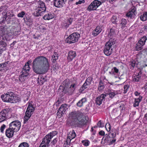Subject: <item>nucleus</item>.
<instances>
[{
    "mask_svg": "<svg viewBox=\"0 0 147 147\" xmlns=\"http://www.w3.org/2000/svg\"><path fill=\"white\" fill-rule=\"evenodd\" d=\"M50 64L48 59L42 56H38L36 58L32 63V68L33 71L38 74H46L49 69Z\"/></svg>",
    "mask_w": 147,
    "mask_h": 147,
    "instance_id": "obj_1",
    "label": "nucleus"
},
{
    "mask_svg": "<svg viewBox=\"0 0 147 147\" xmlns=\"http://www.w3.org/2000/svg\"><path fill=\"white\" fill-rule=\"evenodd\" d=\"M69 117L72 124L75 126L82 127L86 126L89 122L88 116L79 111H72L69 113Z\"/></svg>",
    "mask_w": 147,
    "mask_h": 147,
    "instance_id": "obj_2",
    "label": "nucleus"
},
{
    "mask_svg": "<svg viewBox=\"0 0 147 147\" xmlns=\"http://www.w3.org/2000/svg\"><path fill=\"white\" fill-rule=\"evenodd\" d=\"M64 87V91L65 93L71 95L74 93L75 90L77 88L79 85L77 80H75L71 82L70 83V80L67 78L64 80L62 83Z\"/></svg>",
    "mask_w": 147,
    "mask_h": 147,
    "instance_id": "obj_3",
    "label": "nucleus"
},
{
    "mask_svg": "<svg viewBox=\"0 0 147 147\" xmlns=\"http://www.w3.org/2000/svg\"><path fill=\"white\" fill-rule=\"evenodd\" d=\"M58 134L57 131H52L46 135L42 139L39 147H49L52 139Z\"/></svg>",
    "mask_w": 147,
    "mask_h": 147,
    "instance_id": "obj_4",
    "label": "nucleus"
},
{
    "mask_svg": "<svg viewBox=\"0 0 147 147\" xmlns=\"http://www.w3.org/2000/svg\"><path fill=\"white\" fill-rule=\"evenodd\" d=\"M31 62L30 60L28 61L22 68V74L19 76V80L21 82H24L28 78L30 70L29 64Z\"/></svg>",
    "mask_w": 147,
    "mask_h": 147,
    "instance_id": "obj_5",
    "label": "nucleus"
},
{
    "mask_svg": "<svg viewBox=\"0 0 147 147\" xmlns=\"http://www.w3.org/2000/svg\"><path fill=\"white\" fill-rule=\"evenodd\" d=\"M32 102H28V105L25 112V115L24 119V123H26L28 121L33 114L35 109L34 104H32Z\"/></svg>",
    "mask_w": 147,
    "mask_h": 147,
    "instance_id": "obj_6",
    "label": "nucleus"
},
{
    "mask_svg": "<svg viewBox=\"0 0 147 147\" xmlns=\"http://www.w3.org/2000/svg\"><path fill=\"white\" fill-rule=\"evenodd\" d=\"M116 133L112 131H111L108 134L105 135V140L109 145L115 144L116 141Z\"/></svg>",
    "mask_w": 147,
    "mask_h": 147,
    "instance_id": "obj_7",
    "label": "nucleus"
},
{
    "mask_svg": "<svg viewBox=\"0 0 147 147\" xmlns=\"http://www.w3.org/2000/svg\"><path fill=\"white\" fill-rule=\"evenodd\" d=\"M80 37V34L77 32H74L66 38L65 41L68 44L74 43L78 41Z\"/></svg>",
    "mask_w": 147,
    "mask_h": 147,
    "instance_id": "obj_8",
    "label": "nucleus"
},
{
    "mask_svg": "<svg viewBox=\"0 0 147 147\" xmlns=\"http://www.w3.org/2000/svg\"><path fill=\"white\" fill-rule=\"evenodd\" d=\"M147 40V38L145 36H144L142 37L136 44V50L138 51L142 50L143 48V47L145 45Z\"/></svg>",
    "mask_w": 147,
    "mask_h": 147,
    "instance_id": "obj_9",
    "label": "nucleus"
},
{
    "mask_svg": "<svg viewBox=\"0 0 147 147\" xmlns=\"http://www.w3.org/2000/svg\"><path fill=\"white\" fill-rule=\"evenodd\" d=\"M13 94L14 93L12 92H7L6 94L2 95L1 97L4 102L11 103L12 96Z\"/></svg>",
    "mask_w": 147,
    "mask_h": 147,
    "instance_id": "obj_10",
    "label": "nucleus"
},
{
    "mask_svg": "<svg viewBox=\"0 0 147 147\" xmlns=\"http://www.w3.org/2000/svg\"><path fill=\"white\" fill-rule=\"evenodd\" d=\"M21 123L18 120H15L11 122L9 124L10 128L13 130L15 131H18L20 129Z\"/></svg>",
    "mask_w": 147,
    "mask_h": 147,
    "instance_id": "obj_11",
    "label": "nucleus"
},
{
    "mask_svg": "<svg viewBox=\"0 0 147 147\" xmlns=\"http://www.w3.org/2000/svg\"><path fill=\"white\" fill-rule=\"evenodd\" d=\"M10 111V109L8 108L3 110L0 112V123L6 120Z\"/></svg>",
    "mask_w": 147,
    "mask_h": 147,
    "instance_id": "obj_12",
    "label": "nucleus"
},
{
    "mask_svg": "<svg viewBox=\"0 0 147 147\" xmlns=\"http://www.w3.org/2000/svg\"><path fill=\"white\" fill-rule=\"evenodd\" d=\"M46 9V7H36L35 9L33 14L34 16L36 17H38L41 16L43 14Z\"/></svg>",
    "mask_w": 147,
    "mask_h": 147,
    "instance_id": "obj_13",
    "label": "nucleus"
},
{
    "mask_svg": "<svg viewBox=\"0 0 147 147\" xmlns=\"http://www.w3.org/2000/svg\"><path fill=\"white\" fill-rule=\"evenodd\" d=\"M67 109V105L62 104L58 110L57 114V116H59V118H61Z\"/></svg>",
    "mask_w": 147,
    "mask_h": 147,
    "instance_id": "obj_14",
    "label": "nucleus"
},
{
    "mask_svg": "<svg viewBox=\"0 0 147 147\" xmlns=\"http://www.w3.org/2000/svg\"><path fill=\"white\" fill-rule=\"evenodd\" d=\"M116 30L115 27H112L108 29V36L109 38H113L116 36Z\"/></svg>",
    "mask_w": 147,
    "mask_h": 147,
    "instance_id": "obj_15",
    "label": "nucleus"
},
{
    "mask_svg": "<svg viewBox=\"0 0 147 147\" xmlns=\"http://www.w3.org/2000/svg\"><path fill=\"white\" fill-rule=\"evenodd\" d=\"M111 47L110 45L106 44L105 46L103 52L105 55L106 56H108L111 54L113 51V48H111Z\"/></svg>",
    "mask_w": 147,
    "mask_h": 147,
    "instance_id": "obj_16",
    "label": "nucleus"
},
{
    "mask_svg": "<svg viewBox=\"0 0 147 147\" xmlns=\"http://www.w3.org/2000/svg\"><path fill=\"white\" fill-rule=\"evenodd\" d=\"M76 52L73 51H70L68 53L67 57L68 62L72 61L76 56Z\"/></svg>",
    "mask_w": 147,
    "mask_h": 147,
    "instance_id": "obj_17",
    "label": "nucleus"
},
{
    "mask_svg": "<svg viewBox=\"0 0 147 147\" xmlns=\"http://www.w3.org/2000/svg\"><path fill=\"white\" fill-rule=\"evenodd\" d=\"M106 95L104 94H101L96 98L95 103L99 105L102 104L103 100H104Z\"/></svg>",
    "mask_w": 147,
    "mask_h": 147,
    "instance_id": "obj_18",
    "label": "nucleus"
},
{
    "mask_svg": "<svg viewBox=\"0 0 147 147\" xmlns=\"http://www.w3.org/2000/svg\"><path fill=\"white\" fill-rule=\"evenodd\" d=\"M136 12V8L134 7H132L130 10L127 13L126 16L127 17L131 18L135 16Z\"/></svg>",
    "mask_w": 147,
    "mask_h": 147,
    "instance_id": "obj_19",
    "label": "nucleus"
},
{
    "mask_svg": "<svg viewBox=\"0 0 147 147\" xmlns=\"http://www.w3.org/2000/svg\"><path fill=\"white\" fill-rule=\"evenodd\" d=\"M54 5L57 7H61L63 6L65 3L64 0H54Z\"/></svg>",
    "mask_w": 147,
    "mask_h": 147,
    "instance_id": "obj_20",
    "label": "nucleus"
},
{
    "mask_svg": "<svg viewBox=\"0 0 147 147\" xmlns=\"http://www.w3.org/2000/svg\"><path fill=\"white\" fill-rule=\"evenodd\" d=\"M14 132H15L13 130L10 128L9 127V128L7 129L5 131V134L6 136L10 138L12 137Z\"/></svg>",
    "mask_w": 147,
    "mask_h": 147,
    "instance_id": "obj_21",
    "label": "nucleus"
},
{
    "mask_svg": "<svg viewBox=\"0 0 147 147\" xmlns=\"http://www.w3.org/2000/svg\"><path fill=\"white\" fill-rule=\"evenodd\" d=\"M142 98L143 97L141 96H140L138 98H134V101L133 105V107H138L139 103L142 101Z\"/></svg>",
    "mask_w": 147,
    "mask_h": 147,
    "instance_id": "obj_22",
    "label": "nucleus"
},
{
    "mask_svg": "<svg viewBox=\"0 0 147 147\" xmlns=\"http://www.w3.org/2000/svg\"><path fill=\"white\" fill-rule=\"evenodd\" d=\"M73 19L71 18H69L65 20L63 24V26L66 28H68L72 23Z\"/></svg>",
    "mask_w": 147,
    "mask_h": 147,
    "instance_id": "obj_23",
    "label": "nucleus"
},
{
    "mask_svg": "<svg viewBox=\"0 0 147 147\" xmlns=\"http://www.w3.org/2000/svg\"><path fill=\"white\" fill-rule=\"evenodd\" d=\"M54 17V13L53 12H49L43 17V19L45 20H49Z\"/></svg>",
    "mask_w": 147,
    "mask_h": 147,
    "instance_id": "obj_24",
    "label": "nucleus"
},
{
    "mask_svg": "<svg viewBox=\"0 0 147 147\" xmlns=\"http://www.w3.org/2000/svg\"><path fill=\"white\" fill-rule=\"evenodd\" d=\"M7 44L5 42L2 41H0V56H1L2 53L6 50Z\"/></svg>",
    "mask_w": 147,
    "mask_h": 147,
    "instance_id": "obj_25",
    "label": "nucleus"
},
{
    "mask_svg": "<svg viewBox=\"0 0 147 147\" xmlns=\"http://www.w3.org/2000/svg\"><path fill=\"white\" fill-rule=\"evenodd\" d=\"M102 30L100 27L97 26L95 29L92 32V35L95 36H96L102 31Z\"/></svg>",
    "mask_w": 147,
    "mask_h": 147,
    "instance_id": "obj_26",
    "label": "nucleus"
},
{
    "mask_svg": "<svg viewBox=\"0 0 147 147\" xmlns=\"http://www.w3.org/2000/svg\"><path fill=\"white\" fill-rule=\"evenodd\" d=\"M107 92V94L109 95V97L112 98L118 94L117 91L113 90H109Z\"/></svg>",
    "mask_w": 147,
    "mask_h": 147,
    "instance_id": "obj_27",
    "label": "nucleus"
},
{
    "mask_svg": "<svg viewBox=\"0 0 147 147\" xmlns=\"http://www.w3.org/2000/svg\"><path fill=\"white\" fill-rule=\"evenodd\" d=\"M87 101V100L86 98H83L77 103L76 105L79 107H81L83 106L84 104Z\"/></svg>",
    "mask_w": 147,
    "mask_h": 147,
    "instance_id": "obj_28",
    "label": "nucleus"
},
{
    "mask_svg": "<svg viewBox=\"0 0 147 147\" xmlns=\"http://www.w3.org/2000/svg\"><path fill=\"white\" fill-rule=\"evenodd\" d=\"M21 100V98L18 95H13L11 103H16L19 102Z\"/></svg>",
    "mask_w": 147,
    "mask_h": 147,
    "instance_id": "obj_29",
    "label": "nucleus"
},
{
    "mask_svg": "<svg viewBox=\"0 0 147 147\" xmlns=\"http://www.w3.org/2000/svg\"><path fill=\"white\" fill-rule=\"evenodd\" d=\"M141 73L140 72H139L136 75L133 77V80L134 82H138L140 81L141 78Z\"/></svg>",
    "mask_w": 147,
    "mask_h": 147,
    "instance_id": "obj_30",
    "label": "nucleus"
},
{
    "mask_svg": "<svg viewBox=\"0 0 147 147\" xmlns=\"http://www.w3.org/2000/svg\"><path fill=\"white\" fill-rule=\"evenodd\" d=\"M76 134L74 130H73L71 131H70L68 134L67 137L68 139L72 140L75 138L76 137Z\"/></svg>",
    "mask_w": 147,
    "mask_h": 147,
    "instance_id": "obj_31",
    "label": "nucleus"
},
{
    "mask_svg": "<svg viewBox=\"0 0 147 147\" xmlns=\"http://www.w3.org/2000/svg\"><path fill=\"white\" fill-rule=\"evenodd\" d=\"M89 86V85L88 84L84 82L83 85L79 89V92L80 93H83V92L84 91L85 89L88 88Z\"/></svg>",
    "mask_w": 147,
    "mask_h": 147,
    "instance_id": "obj_32",
    "label": "nucleus"
},
{
    "mask_svg": "<svg viewBox=\"0 0 147 147\" xmlns=\"http://www.w3.org/2000/svg\"><path fill=\"white\" fill-rule=\"evenodd\" d=\"M6 17L5 19L6 20L11 19V18L15 17L14 15L13 12L11 11H8L6 13Z\"/></svg>",
    "mask_w": 147,
    "mask_h": 147,
    "instance_id": "obj_33",
    "label": "nucleus"
},
{
    "mask_svg": "<svg viewBox=\"0 0 147 147\" xmlns=\"http://www.w3.org/2000/svg\"><path fill=\"white\" fill-rule=\"evenodd\" d=\"M46 81V79L43 77L42 76H39L37 80V83L40 85H42L44 82Z\"/></svg>",
    "mask_w": 147,
    "mask_h": 147,
    "instance_id": "obj_34",
    "label": "nucleus"
},
{
    "mask_svg": "<svg viewBox=\"0 0 147 147\" xmlns=\"http://www.w3.org/2000/svg\"><path fill=\"white\" fill-rule=\"evenodd\" d=\"M104 84L102 82V80H100L99 82L98 86V90L99 92L102 91L104 88L105 86Z\"/></svg>",
    "mask_w": 147,
    "mask_h": 147,
    "instance_id": "obj_35",
    "label": "nucleus"
},
{
    "mask_svg": "<svg viewBox=\"0 0 147 147\" xmlns=\"http://www.w3.org/2000/svg\"><path fill=\"white\" fill-rule=\"evenodd\" d=\"M94 2L93 1L91 2V4L88 6L87 8V10L89 11H92L96 10L95 7V6L94 5Z\"/></svg>",
    "mask_w": 147,
    "mask_h": 147,
    "instance_id": "obj_36",
    "label": "nucleus"
},
{
    "mask_svg": "<svg viewBox=\"0 0 147 147\" xmlns=\"http://www.w3.org/2000/svg\"><path fill=\"white\" fill-rule=\"evenodd\" d=\"M109 38H110L109 40L107 42L106 44L112 46L113 45L115 44L116 40L114 37Z\"/></svg>",
    "mask_w": 147,
    "mask_h": 147,
    "instance_id": "obj_37",
    "label": "nucleus"
},
{
    "mask_svg": "<svg viewBox=\"0 0 147 147\" xmlns=\"http://www.w3.org/2000/svg\"><path fill=\"white\" fill-rule=\"evenodd\" d=\"M58 54L54 52L53 55L52 56L51 61L53 63L56 62V60L58 59Z\"/></svg>",
    "mask_w": 147,
    "mask_h": 147,
    "instance_id": "obj_38",
    "label": "nucleus"
},
{
    "mask_svg": "<svg viewBox=\"0 0 147 147\" xmlns=\"http://www.w3.org/2000/svg\"><path fill=\"white\" fill-rule=\"evenodd\" d=\"M24 19L25 21H26V23L27 24L30 25L33 23V20L31 18L25 16Z\"/></svg>",
    "mask_w": 147,
    "mask_h": 147,
    "instance_id": "obj_39",
    "label": "nucleus"
},
{
    "mask_svg": "<svg viewBox=\"0 0 147 147\" xmlns=\"http://www.w3.org/2000/svg\"><path fill=\"white\" fill-rule=\"evenodd\" d=\"M37 3V5L36 6V7H42L45 8L46 7L45 3L41 0H39Z\"/></svg>",
    "mask_w": 147,
    "mask_h": 147,
    "instance_id": "obj_40",
    "label": "nucleus"
},
{
    "mask_svg": "<svg viewBox=\"0 0 147 147\" xmlns=\"http://www.w3.org/2000/svg\"><path fill=\"white\" fill-rule=\"evenodd\" d=\"M140 18V20L143 21H145L147 20V12H145L141 15Z\"/></svg>",
    "mask_w": 147,
    "mask_h": 147,
    "instance_id": "obj_41",
    "label": "nucleus"
},
{
    "mask_svg": "<svg viewBox=\"0 0 147 147\" xmlns=\"http://www.w3.org/2000/svg\"><path fill=\"white\" fill-rule=\"evenodd\" d=\"M127 23V22L125 19L123 18L122 19L120 24L121 26V28L122 29L124 28L126 26Z\"/></svg>",
    "mask_w": 147,
    "mask_h": 147,
    "instance_id": "obj_42",
    "label": "nucleus"
},
{
    "mask_svg": "<svg viewBox=\"0 0 147 147\" xmlns=\"http://www.w3.org/2000/svg\"><path fill=\"white\" fill-rule=\"evenodd\" d=\"M93 2L94 3V5L95 6L96 9L102 4V2L98 0H94Z\"/></svg>",
    "mask_w": 147,
    "mask_h": 147,
    "instance_id": "obj_43",
    "label": "nucleus"
},
{
    "mask_svg": "<svg viewBox=\"0 0 147 147\" xmlns=\"http://www.w3.org/2000/svg\"><path fill=\"white\" fill-rule=\"evenodd\" d=\"M81 143L85 146H88L90 144V142L88 140H85L82 141Z\"/></svg>",
    "mask_w": 147,
    "mask_h": 147,
    "instance_id": "obj_44",
    "label": "nucleus"
},
{
    "mask_svg": "<svg viewBox=\"0 0 147 147\" xmlns=\"http://www.w3.org/2000/svg\"><path fill=\"white\" fill-rule=\"evenodd\" d=\"M137 65V63L136 62L134 61L133 60L131 61L130 63V67L131 69H133L134 67L136 66Z\"/></svg>",
    "mask_w": 147,
    "mask_h": 147,
    "instance_id": "obj_45",
    "label": "nucleus"
},
{
    "mask_svg": "<svg viewBox=\"0 0 147 147\" xmlns=\"http://www.w3.org/2000/svg\"><path fill=\"white\" fill-rule=\"evenodd\" d=\"M92 79V76H90L87 78L85 82L89 85L91 84Z\"/></svg>",
    "mask_w": 147,
    "mask_h": 147,
    "instance_id": "obj_46",
    "label": "nucleus"
},
{
    "mask_svg": "<svg viewBox=\"0 0 147 147\" xmlns=\"http://www.w3.org/2000/svg\"><path fill=\"white\" fill-rule=\"evenodd\" d=\"M7 27L6 26H0V30L2 32V33L3 34H5V32L7 31Z\"/></svg>",
    "mask_w": 147,
    "mask_h": 147,
    "instance_id": "obj_47",
    "label": "nucleus"
},
{
    "mask_svg": "<svg viewBox=\"0 0 147 147\" xmlns=\"http://www.w3.org/2000/svg\"><path fill=\"white\" fill-rule=\"evenodd\" d=\"M111 72H109V73L111 74H114L115 73L117 74L118 73L119 71V69L116 67H114L112 69Z\"/></svg>",
    "mask_w": 147,
    "mask_h": 147,
    "instance_id": "obj_48",
    "label": "nucleus"
},
{
    "mask_svg": "<svg viewBox=\"0 0 147 147\" xmlns=\"http://www.w3.org/2000/svg\"><path fill=\"white\" fill-rule=\"evenodd\" d=\"M129 88V86L128 84L125 85L123 87V93H126L128 91Z\"/></svg>",
    "mask_w": 147,
    "mask_h": 147,
    "instance_id": "obj_49",
    "label": "nucleus"
},
{
    "mask_svg": "<svg viewBox=\"0 0 147 147\" xmlns=\"http://www.w3.org/2000/svg\"><path fill=\"white\" fill-rule=\"evenodd\" d=\"M18 147H29V145L28 143L24 142L20 143Z\"/></svg>",
    "mask_w": 147,
    "mask_h": 147,
    "instance_id": "obj_50",
    "label": "nucleus"
},
{
    "mask_svg": "<svg viewBox=\"0 0 147 147\" xmlns=\"http://www.w3.org/2000/svg\"><path fill=\"white\" fill-rule=\"evenodd\" d=\"M105 128L108 132L111 131V126L109 123H107L105 125Z\"/></svg>",
    "mask_w": 147,
    "mask_h": 147,
    "instance_id": "obj_51",
    "label": "nucleus"
},
{
    "mask_svg": "<svg viewBox=\"0 0 147 147\" xmlns=\"http://www.w3.org/2000/svg\"><path fill=\"white\" fill-rule=\"evenodd\" d=\"M25 15V12L24 11H22L21 12L19 13L17 15L18 17L22 18L24 17Z\"/></svg>",
    "mask_w": 147,
    "mask_h": 147,
    "instance_id": "obj_52",
    "label": "nucleus"
},
{
    "mask_svg": "<svg viewBox=\"0 0 147 147\" xmlns=\"http://www.w3.org/2000/svg\"><path fill=\"white\" fill-rule=\"evenodd\" d=\"M6 127V126L4 124L2 125L0 128V132L2 133H3L4 129Z\"/></svg>",
    "mask_w": 147,
    "mask_h": 147,
    "instance_id": "obj_53",
    "label": "nucleus"
},
{
    "mask_svg": "<svg viewBox=\"0 0 147 147\" xmlns=\"http://www.w3.org/2000/svg\"><path fill=\"white\" fill-rule=\"evenodd\" d=\"M8 62L9 61H7L0 64V67L3 68L5 67Z\"/></svg>",
    "mask_w": 147,
    "mask_h": 147,
    "instance_id": "obj_54",
    "label": "nucleus"
},
{
    "mask_svg": "<svg viewBox=\"0 0 147 147\" xmlns=\"http://www.w3.org/2000/svg\"><path fill=\"white\" fill-rule=\"evenodd\" d=\"M71 140L70 139H68V137H67V139L65 141V146H67L68 145L70 144Z\"/></svg>",
    "mask_w": 147,
    "mask_h": 147,
    "instance_id": "obj_55",
    "label": "nucleus"
},
{
    "mask_svg": "<svg viewBox=\"0 0 147 147\" xmlns=\"http://www.w3.org/2000/svg\"><path fill=\"white\" fill-rule=\"evenodd\" d=\"M57 141V138H55L51 142L53 145L55 146Z\"/></svg>",
    "mask_w": 147,
    "mask_h": 147,
    "instance_id": "obj_56",
    "label": "nucleus"
},
{
    "mask_svg": "<svg viewBox=\"0 0 147 147\" xmlns=\"http://www.w3.org/2000/svg\"><path fill=\"white\" fill-rule=\"evenodd\" d=\"M146 121H147V113H146L143 119V122L144 123H146Z\"/></svg>",
    "mask_w": 147,
    "mask_h": 147,
    "instance_id": "obj_57",
    "label": "nucleus"
},
{
    "mask_svg": "<svg viewBox=\"0 0 147 147\" xmlns=\"http://www.w3.org/2000/svg\"><path fill=\"white\" fill-rule=\"evenodd\" d=\"M85 3V1L84 0H82V1L79 0L78 2H76V5H78V4H81L82 3Z\"/></svg>",
    "mask_w": 147,
    "mask_h": 147,
    "instance_id": "obj_58",
    "label": "nucleus"
},
{
    "mask_svg": "<svg viewBox=\"0 0 147 147\" xmlns=\"http://www.w3.org/2000/svg\"><path fill=\"white\" fill-rule=\"evenodd\" d=\"M99 134L101 136H103L105 135V132L103 130H101L99 132Z\"/></svg>",
    "mask_w": 147,
    "mask_h": 147,
    "instance_id": "obj_59",
    "label": "nucleus"
},
{
    "mask_svg": "<svg viewBox=\"0 0 147 147\" xmlns=\"http://www.w3.org/2000/svg\"><path fill=\"white\" fill-rule=\"evenodd\" d=\"M102 122H101V121H99L97 123V125L98 127H102Z\"/></svg>",
    "mask_w": 147,
    "mask_h": 147,
    "instance_id": "obj_60",
    "label": "nucleus"
},
{
    "mask_svg": "<svg viewBox=\"0 0 147 147\" xmlns=\"http://www.w3.org/2000/svg\"><path fill=\"white\" fill-rule=\"evenodd\" d=\"M125 107H124V105H120L119 106V109H120L122 111L123 110H124L125 109Z\"/></svg>",
    "mask_w": 147,
    "mask_h": 147,
    "instance_id": "obj_61",
    "label": "nucleus"
},
{
    "mask_svg": "<svg viewBox=\"0 0 147 147\" xmlns=\"http://www.w3.org/2000/svg\"><path fill=\"white\" fill-rule=\"evenodd\" d=\"M140 94L141 93L140 92H139L137 91L135 92L134 93L135 95L136 96H140Z\"/></svg>",
    "mask_w": 147,
    "mask_h": 147,
    "instance_id": "obj_62",
    "label": "nucleus"
},
{
    "mask_svg": "<svg viewBox=\"0 0 147 147\" xmlns=\"http://www.w3.org/2000/svg\"><path fill=\"white\" fill-rule=\"evenodd\" d=\"M14 31V32L13 33L15 35H17V34H18L19 32H20V30H19V29H18V30H15Z\"/></svg>",
    "mask_w": 147,
    "mask_h": 147,
    "instance_id": "obj_63",
    "label": "nucleus"
},
{
    "mask_svg": "<svg viewBox=\"0 0 147 147\" xmlns=\"http://www.w3.org/2000/svg\"><path fill=\"white\" fill-rule=\"evenodd\" d=\"M29 97L27 96L24 98V100H28Z\"/></svg>",
    "mask_w": 147,
    "mask_h": 147,
    "instance_id": "obj_64",
    "label": "nucleus"
}]
</instances>
